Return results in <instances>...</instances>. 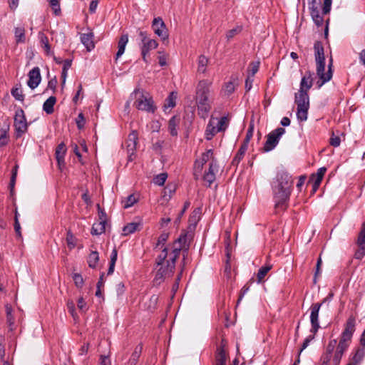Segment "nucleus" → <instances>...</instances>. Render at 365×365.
<instances>
[{"instance_id":"f257e3e1","label":"nucleus","mask_w":365,"mask_h":365,"mask_svg":"<svg viewBox=\"0 0 365 365\" xmlns=\"http://www.w3.org/2000/svg\"><path fill=\"white\" fill-rule=\"evenodd\" d=\"M355 326L356 317L354 315H350L346 320L344 329L340 335L339 343L337 344V340L335 339H331L321 356V360L330 361L332 358V364L339 365L342 356L350 346L355 331Z\"/></svg>"},{"instance_id":"f03ea898","label":"nucleus","mask_w":365,"mask_h":365,"mask_svg":"<svg viewBox=\"0 0 365 365\" xmlns=\"http://www.w3.org/2000/svg\"><path fill=\"white\" fill-rule=\"evenodd\" d=\"M271 186L275 210H285L293 188L292 176L285 170L278 171Z\"/></svg>"},{"instance_id":"7ed1b4c3","label":"nucleus","mask_w":365,"mask_h":365,"mask_svg":"<svg viewBox=\"0 0 365 365\" xmlns=\"http://www.w3.org/2000/svg\"><path fill=\"white\" fill-rule=\"evenodd\" d=\"M212 82L201 80L198 82L195 91V102L198 115L205 119L212 109V101L210 98Z\"/></svg>"},{"instance_id":"20e7f679","label":"nucleus","mask_w":365,"mask_h":365,"mask_svg":"<svg viewBox=\"0 0 365 365\" xmlns=\"http://www.w3.org/2000/svg\"><path fill=\"white\" fill-rule=\"evenodd\" d=\"M314 57L317 63V74L319 78V81L317 82L318 87L320 88L324 83L329 81L332 78V58L329 59L328 65V71L324 73L325 70V56L323 43L317 41L314 44Z\"/></svg>"},{"instance_id":"39448f33","label":"nucleus","mask_w":365,"mask_h":365,"mask_svg":"<svg viewBox=\"0 0 365 365\" xmlns=\"http://www.w3.org/2000/svg\"><path fill=\"white\" fill-rule=\"evenodd\" d=\"M130 98L135 99L133 105L138 110L153 113L157 109L153 98L143 90L135 88Z\"/></svg>"},{"instance_id":"423d86ee","label":"nucleus","mask_w":365,"mask_h":365,"mask_svg":"<svg viewBox=\"0 0 365 365\" xmlns=\"http://www.w3.org/2000/svg\"><path fill=\"white\" fill-rule=\"evenodd\" d=\"M294 103L297 106V118L299 121L303 122L307 120L309 108V96L307 92L299 91L295 93Z\"/></svg>"},{"instance_id":"0eeeda50","label":"nucleus","mask_w":365,"mask_h":365,"mask_svg":"<svg viewBox=\"0 0 365 365\" xmlns=\"http://www.w3.org/2000/svg\"><path fill=\"white\" fill-rule=\"evenodd\" d=\"M285 133V129L279 127L271 131L267 135V140L262 150L264 153L272 150L279 143L281 137Z\"/></svg>"},{"instance_id":"6e6552de","label":"nucleus","mask_w":365,"mask_h":365,"mask_svg":"<svg viewBox=\"0 0 365 365\" xmlns=\"http://www.w3.org/2000/svg\"><path fill=\"white\" fill-rule=\"evenodd\" d=\"M175 265L167 260L165 263L159 264L156 274L154 278V282L157 284H160L166 277H171L174 273Z\"/></svg>"},{"instance_id":"1a4fd4ad","label":"nucleus","mask_w":365,"mask_h":365,"mask_svg":"<svg viewBox=\"0 0 365 365\" xmlns=\"http://www.w3.org/2000/svg\"><path fill=\"white\" fill-rule=\"evenodd\" d=\"M14 125L16 130V137L20 138L27 131L28 123L24 115V112L21 108L16 110L14 116Z\"/></svg>"},{"instance_id":"9d476101","label":"nucleus","mask_w":365,"mask_h":365,"mask_svg":"<svg viewBox=\"0 0 365 365\" xmlns=\"http://www.w3.org/2000/svg\"><path fill=\"white\" fill-rule=\"evenodd\" d=\"M319 1L317 0H309L308 1L309 14L317 27L322 26L324 24V17L319 12Z\"/></svg>"},{"instance_id":"9b49d317","label":"nucleus","mask_w":365,"mask_h":365,"mask_svg":"<svg viewBox=\"0 0 365 365\" xmlns=\"http://www.w3.org/2000/svg\"><path fill=\"white\" fill-rule=\"evenodd\" d=\"M227 346V341L225 339H222L220 344L217 346L215 354V365H226L228 357V353L226 349Z\"/></svg>"},{"instance_id":"f8f14e48","label":"nucleus","mask_w":365,"mask_h":365,"mask_svg":"<svg viewBox=\"0 0 365 365\" xmlns=\"http://www.w3.org/2000/svg\"><path fill=\"white\" fill-rule=\"evenodd\" d=\"M322 306V303H314L312 304L310 309V323H311V329L310 332L316 334L318 330L320 328L319 321V313L320 308Z\"/></svg>"},{"instance_id":"ddd939ff","label":"nucleus","mask_w":365,"mask_h":365,"mask_svg":"<svg viewBox=\"0 0 365 365\" xmlns=\"http://www.w3.org/2000/svg\"><path fill=\"white\" fill-rule=\"evenodd\" d=\"M152 28L154 33L162 40L165 41L168 38V29L161 17L154 18L152 24Z\"/></svg>"},{"instance_id":"4468645a","label":"nucleus","mask_w":365,"mask_h":365,"mask_svg":"<svg viewBox=\"0 0 365 365\" xmlns=\"http://www.w3.org/2000/svg\"><path fill=\"white\" fill-rule=\"evenodd\" d=\"M192 238V234L187 232H183L180 234L179 237L174 242L175 245L182 246L183 248V259L187 255L190 247V243Z\"/></svg>"},{"instance_id":"2eb2a0df","label":"nucleus","mask_w":365,"mask_h":365,"mask_svg":"<svg viewBox=\"0 0 365 365\" xmlns=\"http://www.w3.org/2000/svg\"><path fill=\"white\" fill-rule=\"evenodd\" d=\"M29 80L27 81L28 86L31 88H36L41 81L40 68L38 66L33 68L28 74Z\"/></svg>"},{"instance_id":"dca6fc26","label":"nucleus","mask_w":365,"mask_h":365,"mask_svg":"<svg viewBox=\"0 0 365 365\" xmlns=\"http://www.w3.org/2000/svg\"><path fill=\"white\" fill-rule=\"evenodd\" d=\"M218 171V165L217 160H212L209 165L208 170L205 172L203 179L208 182V186L210 187L212 183L215 180V173Z\"/></svg>"},{"instance_id":"f3484780","label":"nucleus","mask_w":365,"mask_h":365,"mask_svg":"<svg viewBox=\"0 0 365 365\" xmlns=\"http://www.w3.org/2000/svg\"><path fill=\"white\" fill-rule=\"evenodd\" d=\"M158 46V42L154 39L148 40V41L145 43L143 45H140L141 55L143 60L145 62H148L147 55L149 53L150 51L156 48Z\"/></svg>"},{"instance_id":"a211bd4d","label":"nucleus","mask_w":365,"mask_h":365,"mask_svg":"<svg viewBox=\"0 0 365 365\" xmlns=\"http://www.w3.org/2000/svg\"><path fill=\"white\" fill-rule=\"evenodd\" d=\"M313 73L310 71L306 73V74L302 78L300 82V88L299 91H304L307 92L313 86Z\"/></svg>"},{"instance_id":"6ab92c4d","label":"nucleus","mask_w":365,"mask_h":365,"mask_svg":"<svg viewBox=\"0 0 365 365\" xmlns=\"http://www.w3.org/2000/svg\"><path fill=\"white\" fill-rule=\"evenodd\" d=\"M215 120H217V118H213L212 116L210 118L209 123L206 127L205 129V138L207 140H210L212 139V138L219 133V131L216 130V126L215 125Z\"/></svg>"},{"instance_id":"aec40b11","label":"nucleus","mask_w":365,"mask_h":365,"mask_svg":"<svg viewBox=\"0 0 365 365\" xmlns=\"http://www.w3.org/2000/svg\"><path fill=\"white\" fill-rule=\"evenodd\" d=\"M93 33L82 34L81 35V41L85 46L88 51H91L95 47Z\"/></svg>"},{"instance_id":"412c9836","label":"nucleus","mask_w":365,"mask_h":365,"mask_svg":"<svg viewBox=\"0 0 365 365\" xmlns=\"http://www.w3.org/2000/svg\"><path fill=\"white\" fill-rule=\"evenodd\" d=\"M128 41V35L123 34L118 43V51L116 53V59L120 57L125 52L126 44Z\"/></svg>"},{"instance_id":"4be33fe9","label":"nucleus","mask_w":365,"mask_h":365,"mask_svg":"<svg viewBox=\"0 0 365 365\" xmlns=\"http://www.w3.org/2000/svg\"><path fill=\"white\" fill-rule=\"evenodd\" d=\"M66 150V146L63 143H60L56 148L55 155L59 165L61 164H64Z\"/></svg>"},{"instance_id":"5701e85b","label":"nucleus","mask_w":365,"mask_h":365,"mask_svg":"<svg viewBox=\"0 0 365 365\" xmlns=\"http://www.w3.org/2000/svg\"><path fill=\"white\" fill-rule=\"evenodd\" d=\"M38 36L41 44V46L44 49L47 55L53 54V52H51V46L48 42V38L46 36V35L43 32L40 31L38 34Z\"/></svg>"},{"instance_id":"b1692460","label":"nucleus","mask_w":365,"mask_h":365,"mask_svg":"<svg viewBox=\"0 0 365 365\" xmlns=\"http://www.w3.org/2000/svg\"><path fill=\"white\" fill-rule=\"evenodd\" d=\"M56 103V98L55 96H50L43 104V110L47 114H51L54 111L53 106Z\"/></svg>"},{"instance_id":"393cba45","label":"nucleus","mask_w":365,"mask_h":365,"mask_svg":"<svg viewBox=\"0 0 365 365\" xmlns=\"http://www.w3.org/2000/svg\"><path fill=\"white\" fill-rule=\"evenodd\" d=\"M247 150V147L245 145H241L240 149L238 150L237 154L234 157V158L232 160V165L233 166H237L242 159L243 158L246 151Z\"/></svg>"},{"instance_id":"a878e982","label":"nucleus","mask_w":365,"mask_h":365,"mask_svg":"<svg viewBox=\"0 0 365 365\" xmlns=\"http://www.w3.org/2000/svg\"><path fill=\"white\" fill-rule=\"evenodd\" d=\"M106 222L98 221L93 225L91 233L93 235H99L106 231Z\"/></svg>"},{"instance_id":"bb28decb","label":"nucleus","mask_w":365,"mask_h":365,"mask_svg":"<svg viewBox=\"0 0 365 365\" xmlns=\"http://www.w3.org/2000/svg\"><path fill=\"white\" fill-rule=\"evenodd\" d=\"M364 356V351L363 349H356L355 354L352 356L351 362L349 363L347 365H359L363 358Z\"/></svg>"},{"instance_id":"cd10ccee","label":"nucleus","mask_w":365,"mask_h":365,"mask_svg":"<svg viewBox=\"0 0 365 365\" xmlns=\"http://www.w3.org/2000/svg\"><path fill=\"white\" fill-rule=\"evenodd\" d=\"M117 258H118V251L116 250V248H113V250H112L111 252V254H110V264H109V267H108V275H110L113 273L114 272V269H115V262L117 261Z\"/></svg>"},{"instance_id":"c85d7f7f","label":"nucleus","mask_w":365,"mask_h":365,"mask_svg":"<svg viewBox=\"0 0 365 365\" xmlns=\"http://www.w3.org/2000/svg\"><path fill=\"white\" fill-rule=\"evenodd\" d=\"M140 225V223L138 222L128 223L123 228V235H128L134 233L138 229Z\"/></svg>"},{"instance_id":"c756f323","label":"nucleus","mask_w":365,"mask_h":365,"mask_svg":"<svg viewBox=\"0 0 365 365\" xmlns=\"http://www.w3.org/2000/svg\"><path fill=\"white\" fill-rule=\"evenodd\" d=\"M138 133L136 131H133L129 134L128 138V148L133 150L135 149L136 145L138 144Z\"/></svg>"},{"instance_id":"7c9ffc66","label":"nucleus","mask_w":365,"mask_h":365,"mask_svg":"<svg viewBox=\"0 0 365 365\" xmlns=\"http://www.w3.org/2000/svg\"><path fill=\"white\" fill-rule=\"evenodd\" d=\"M177 99V93L171 92L165 99L164 108H173L175 106Z\"/></svg>"},{"instance_id":"2f4dec72","label":"nucleus","mask_w":365,"mask_h":365,"mask_svg":"<svg viewBox=\"0 0 365 365\" xmlns=\"http://www.w3.org/2000/svg\"><path fill=\"white\" fill-rule=\"evenodd\" d=\"M207 63L208 58L204 55H200L197 61V71L204 73L206 71Z\"/></svg>"},{"instance_id":"473e14b6","label":"nucleus","mask_w":365,"mask_h":365,"mask_svg":"<svg viewBox=\"0 0 365 365\" xmlns=\"http://www.w3.org/2000/svg\"><path fill=\"white\" fill-rule=\"evenodd\" d=\"M272 269V265L267 264L262 266L258 270L257 274V283H260L263 279L265 277L268 272Z\"/></svg>"},{"instance_id":"72a5a7b5","label":"nucleus","mask_w":365,"mask_h":365,"mask_svg":"<svg viewBox=\"0 0 365 365\" xmlns=\"http://www.w3.org/2000/svg\"><path fill=\"white\" fill-rule=\"evenodd\" d=\"M178 120L175 116L172 117L168 122V130L171 135L176 136L178 135L177 126Z\"/></svg>"},{"instance_id":"f704fd0d","label":"nucleus","mask_w":365,"mask_h":365,"mask_svg":"<svg viewBox=\"0 0 365 365\" xmlns=\"http://www.w3.org/2000/svg\"><path fill=\"white\" fill-rule=\"evenodd\" d=\"M181 250L183 251V248L182 247V246L175 245L173 244V249L172 250V252L170 254L171 256L168 261H170L171 263H173V264L175 265L176 260L179 257Z\"/></svg>"},{"instance_id":"c9c22d12","label":"nucleus","mask_w":365,"mask_h":365,"mask_svg":"<svg viewBox=\"0 0 365 365\" xmlns=\"http://www.w3.org/2000/svg\"><path fill=\"white\" fill-rule=\"evenodd\" d=\"M138 197L135 195H129L125 200H122L123 207L128 209L138 202Z\"/></svg>"},{"instance_id":"e433bc0d","label":"nucleus","mask_w":365,"mask_h":365,"mask_svg":"<svg viewBox=\"0 0 365 365\" xmlns=\"http://www.w3.org/2000/svg\"><path fill=\"white\" fill-rule=\"evenodd\" d=\"M99 260V255L97 251H92L88 258V266L91 268H95Z\"/></svg>"},{"instance_id":"4c0bfd02","label":"nucleus","mask_w":365,"mask_h":365,"mask_svg":"<svg viewBox=\"0 0 365 365\" xmlns=\"http://www.w3.org/2000/svg\"><path fill=\"white\" fill-rule=\"evenodd\" d=\"M229 125V120L227 116H223L219 120L216 126V130L219 132L225 131Z\"/></svg>"},{"instance_id":"58836bf2","label":"nucleus","mask_w":365,"mask_h":365,"mask_svg":"<svg viewBox=\"0 0 365 365\" xmlns=\"http://www.w3.org/2000/svg\"><path fill=\"white\" fill-rule=\"evenodd\" d=\"M326 171L327 168L325 167L319 168L316 174L312 175L310 180H316L317 182H322Z\"/></svg>"},{"instance_id":"ea45409f","label":"nucleus","mask_w":365,"mask_h":365,"mask_svg":"<svg viewBox=\"0 0 365 365\" xmlns=\"http://www.w3.org/2000/svg\"><path fill=\"white\" fill-rule=\"evenodd\" d=\"M167 178L168 174L166 173H160L153 178V183L157 185L162 186L166 181Z\"/></svg>"},{"instance_id":"a19ab883","label":"nucleus","mask_w":365,"mask_h":365,"mask_svg":"<svg viewBox=\"0 0 365 365\" xmlns=\"http://www.w3.org/2000/svg\"><path fill=\"white\" fill-rule=\"evenodd\" d=\"M168 257V248L164 247L161 252V253L157 257L155 260L156 267L159 266V264L165 263V259Z\"/></svg>"},{"instance_id":"79ce46f5","label":"nucleus","mask_w":365,"mask_h":365,"mask_svg":"<svg viewBox=\"0 0 365 365\" xmlns=\"http://www.w3.org/2000/svg\"><path fill=\"white\" fill-rule=\"evenodd\" d=\"M66 240L68 247L70 250H72L76 247V238L71 231H68Z\"/></svg>"},{"instance_id":"37998d69","label":"nucleus","mask_w":365,"mask_h":365,"mask_svg":"<svg viewBox=\"0 0 365 365\" xmlns=\"http://www.w3.org/2000/svg\"><path fill=\"white\" fill-rule=\"evenodd\" d=\"M242 31V26H237L232 29L229 30L226 33V38L227 41L231 40L234 36L239 34Z\"/></svg>"},{"instance_id":"c03bdc74","label":"nucleus","mask_w":365,"mask_h":365,"mask_svg":"<svg viewBox=\"0 0 365 365\" xmlns=\"http://www.w3.org/2000/svg\"><path fill=\"white\" fill-rule=\"evenodd\" d=\"M15 36L18 43L25 41V31L24 28L15 29Z\"/></svg>"},{"instance_id":"a18cd8bd","label":"nucleus","mask_w":365,"mask_h":365,"mask_svg":"<svg viewBox=\"0 0 365 365\" xmlns=\"http://www.w3.org/2000/svg\"><path fill=\"white\" fill-rule=\"evenodd\" d=\"M11 93L16 100L19 101H23L24 100V95L20 88H14L11 89Z\"/></svg>"},{"instance_id":"49530a36","label":"nucleus","mask_w":365,"mask_h":365,"mask_svg":"<svg viewBox=\"0 0 365 365\" xmlns=\"http://www.w3.org/2000/svg\"><path fill=\"white\" fill-rule=\"evenodd\" d=\"M235 90V86L233 82L229 81L225 83V87L223 88V91L225 95L229 96H230Z\"/></svg>"},{"instance_id":"de8ad7c7","label":"nucleus","mask_w":365,"mask_h":365,"mask_svg":"<svg viewBox=\"0 0 365 365\" xmlns=\"http://www.w3.org/2000/svg\"><path fill=\"white\" fill-rule=\"evenodd\" d=\"M332 0H324L322 5V16L330 13L331 9Z\"/></svg>"},{"instance_id":"09e8293b","label":"nucleus","mask_w":365,"mask_h":365,"mask_svg":"<svg viewBox=\"0 0 365 365\" xmlns=\"http://www.w3.org/2000/svg\"><path fill=\"white\" fill-rule=\"evenodd\" d=\"M49 4L56 16L61 14V8L58 0H49Z\"/></svg>"},{"instance_id":"8fccbe9b","label":"nucleus","mask_w":365,"mask_h":365,"mask_svg":"<svg viewBox=\"0 0 365 365\" xmlns=\"http://www.w3.org/2000/svg\"><path fill=\"white\" fill-rule=\"evenodd\" d=\"M17 169H18V166L17 165H16L12 169V174H11V179H10V182H9V190H14V186H15V184H16V175H17Z\"/></svg>"},{"instance_id":"3c124183","label":"nucleus","mask_w":365,"mask_h":365,"mask_svg":"<svg viewBox=\"0 0 365 365\" xmlns=\"http://www.w3.org/2000/svg\"><path fill=\"white\" fill-rule=\"evenodd\" d=\"M169 237V234L168 232H163L158 237L157 243L155 246V249L158 248L160 245H164L167 242Z\"/></svg>"},{"instance_id":"603ef678","label":"nucleus","mask_w":365,"mask_h":365,"mask_svg":"<svg viewBox=\"0 0 365 365\" xmlns=\"http://www.w3.org/2000/svg\"><path fill=\"white\" fill-rule=\"evenodd\" d=\"M204 163H207L210 159L212 160H216L214 158V153L212 149L207 150L205 153H202V157L200 158Z\"/></svg>"},{"instance_id":"864d4df0","label":"nucleus","mask_w":365,"mask_h":365,"mask_svg":"<svg viewBox=\"0 0 365 365\" xmlns=\"http://www.w3.org/2000/svg\"><path fill=\"white\" fill-rule=\"evenodd\" d=\"M77 128L81 130L84 128L86 124V119L83 113H80L76 119Z\"/></svg>"},{"instance_id":"5fc2aeb1","label":"nucleus","mask_w":365,"mask_h":365,"mask_svg":"<svg viewBox=\"0 0 365 365\" xmlns=\"http://www.w3.org/2000/svg\"><path fill=\"white\" fill-rule=\"evenodd\" d=\"M73 279L74 281L75 285L78 288H81L83 285V279L81 276V274L78 273H75L73 275Z\"/></svg>"},{"instance_id":"6e6d98bb","label":"nucleus","mask_w":365,"mask_h":365,"mask_svg":"<svg viewBox=\"0 0 365 365\" xmlns=\"http://www.w3.org/2000/svg\"><path fill=\"white\" fill-rule=\"evenodd\" d=\"M253 132H254V127L252 125H250L247 131L246 137H245L244 142L242 145H245L248 148V143H249L250 139L252 138Z\"/></svg>"},{"instance_id":"4d7b16f0","label":"nucleus","mask_w":365,"mask_h":365,"mask_svg":"<svg viewBox=\"0 0 365 365\" xmlns=\"http://www.w3.org/2000/svg\"><path fill=\"white\" fill-rule=\"evenodd\" d=\"M250 66H251V68L250 70L249 71V75L250 77H254L255 73L258 71L259 70V61H256V62H252L250 63Z\"/></svg>"},{"instance_id":"13d9d810","label":"nucleus","mask_w":365,"mask_h":365,"mask_svg":"<svg viewBox=\"0 0 365 365\" xmlns=\"http://www.w3.org/2000/svg\"><path fill=\"white\" fill-rule=\"evenodd\" d=\"M253 282V279H251L242 289L239 295V298L237 300V304L242 300L245 294L248 292L250 289L249 283L252 284Z\"/></svg>"},{"instance_id":"bf43d9fd","label":"nucleus","mask_w":365,"mask_h":365,"mask_svg":"<svg viewBox=\"0 0 365 365\" xmlns=\"http://www.w3.org/2000/svg\"><path fill=\"white\" fill-rule=\"evenodd\" d=\"M315 337V334H312L308 336L303 341V344L302 345V348L299 349V353L301 354V353L303 351L304 349H305L309 344L310 341H312Z\"/></svg>"},{"instance_id":"052dcab7","label":"nucleus","mask_w":365,"mask_h":365,"mask_svg":"<svg viewBox=\"0 0 365 365\" xmlns=\"http://www.w3.org/2000/svg\"><path fill=\"white\" fill-rule=\"evenodd\" d=\"M77 306L80 311L86 312L88 309L86 302L83 297H80L77 302Z\"/></svg>"},{"instance_id":"680f3d73","label":"nucleus","mask_w":365,"mask_h":365,"mask_svg":"<svg viewBox=\"0 0 365 365\" xmlns=\"http://www.w3.org/2000/svg\"><path fill=\"white\" fill-rule=\"evenodd\" d=\"M358 247H365V232L360 231L356 240Z\"/></svg>"},{"instance_id":"e2e57ef3","label":"nucleus","mask_w":365,"mask_h":365,"mask_svg":"<svg viewBox=\"0 0 365 365\" xmlns=\"http://www.w3.org/2000/svg\"><path fill=\"white\" fill-rule=\"evenodd\" d=\"M341 143L340 138L337 135H335L334 133H332L331 137L329 139V143L333 147H338L339 146Z\"/></svg>"},{"instance_id":"0e129e2a","label":"nucleus","mask_w":365,"mask_h":365,"mask_svg":"<svg viewBox=\"0 0 365 365\" xmlns=\"http://www.w3.org/2000/svg\"><path fill=\"white\" fill-rule=\"evenodd\" d=\"M175 191V185H168L164 189V196L168 195L169 197H171V195Z\"/></svg>"},{"instance_id":"69168bd1","label":"nucleus","mask_w":365,"mask_h":365,"mask_svg":"<svg viewBox=\"0 0 365 365\" xmlns=\"http://www.w3.org/2000/svg\"><path fill=\"white\" fill-rule=\"evenodd\" d=\"M97 207H98V217H99V220L98 221H101V222H103L106 223L107 215H106V212L101 208L99 204L97 205Z\"/></svg>"},{"instance_id":"338daca9","label":"nucleus","mask_w":365,"mask_h":365,"mask_svg":"<svg viewBox=\"0 0 365 365\" xmlns=\"http://www.w3.org/2000/svg\"><path fill=\"white\" fill-rule=\"evenodd\" d=\"M365 256V247H359V249L355 252L354 257L357 259H361Z\"/></svg>"},{"instance_id":"774afa93","label":"nucleus","mask_w":365,"mask_h":365,"mask_svg":"<svg viewBox=\"0 0 365 365\" xmlns=\"http://www.w3.org/2000/svg\"><path fill=\"white\" fill-rule=\"evenodd\" d=\"M58 81L56 77L51 78L48 82L47 89H51L53 92H55Z\"/></svg>"}]
</instances>
